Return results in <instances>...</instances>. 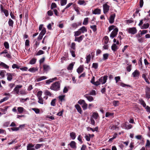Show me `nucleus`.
<instances>
[{
	"label": "nucleus",
	"mask_w": 150,
	"mask_h": 150,
	"mask_svg": "<svg viewBox=\"0 0 150 150\" xmlns=\"http://www.w3.org/2000/svg\"><path fill=\"white\" fill-rule=\"evenodd\" d=\"M67 2V0H61V5L62 6H63L65 5Z\"/></svg>",
	"instance_id": "42"
},
{
	"label": "nucleus",
	"mask_w": 150,
	"mask_h": 150,
	"mask_svg": "<svg viewBox=\"0 0 150 150\" xmlns=\"http://www.w3.org/2000/svg\"><path fill=\"white\" fill-rule=\"evenodd\" d=\"M128 32L132 34H134L137 32V30L135 27L129 28L127 29Z\"/></svg>",
	"instance_id": "3"
},
{
	"label": "nucleus",
	"mask_w": 150,
	"mask_h": 150,
	"mask_svg": "<svg viewBox=\"0 0 150 150\" xmlns=\"http://www.w3.org/2000/svg\"><path fill=\"white\" fill-rule=\"evenodd\" d=\"M79 30H80V31H81V33H84L85 32H86L87 31V29L85 26H83L81 28L79 29Z\"/></svg>",
	"instance_id": "20"
},
{
	"label": "nucleus",
	"mask_w": 150,
	"mask_h": 150,
	"mask_svg": "<svg viewBox=\"0 0 150 150\" xmlns=\"http://www.w3.org/2000/svg\"><path fill=\"white\" fill-rule=\"evenodd\" d=\"M5 71L3 70H1L0 71V76L4 78V77Z\"/></svg>",
	"instance_id": "53"
},
{
	"label": "nucleus",
	"mask_w": 150,
	"mask_h": 150,
	"mask_svg": "<svg viewBox=\"0 0 150 150\" xmlns=\"http://www.w3.org/2000/svg\"><path fill=\"white\" fill-rule=\"evenodd\" d=\"M83 69L82 67L80 66L77 69V71L79 74L81 73L83 71Z\"/></svg>",
	"instance_id": "30"
},
{
	"label": "nucleus",
	"mask_w": 150,
	"mask_h": 150,
	"mask_svg": "<svg viewBox=\"0 0 150 150\" xmlns=\"http://www.w3.org/2000/svg\"><path fill=\"white\" fill-rule=\"evenodd\" d=\"M109 56V54L108 53H105L103 55V60H105L108 59Z\"/></svg>",
	"instance_id": "29"
},
{
	"label": "nucleus",
	"mask_w": 150,
	"mask_h": 150,
	"mask_svg": "<svg viewBox=\"0 0 150 150\" xmlns=\"http://www.w3.org/2000/svg\"><path fill=\"white\" fill-rule=\"evenodd\" d=\"M70 135L72 139L74 140L75 139L76 137V133L73 132H71L70 133Z\"/></svg>",
	"instance_id": "25"
},
{
	"label": "nucleus",
	"mask_w": 150,
	"mask_h": 150,
	"mask_svg": "<svg viewBox=\"0 0 150 150\" xmlns=\"http://www.w3.org/2000/svg\"><path fill=\"white\" fill-rule=\"evenodd\" d=\"M114 113H113L110 112H107L106 113L105 116L106 117H112L113 116Z\"/></svg>",
	"instance_id": "33"
},
{
	"label": "nucleus",
	"mask_w": 150,
	"mask_h": 150,
	"mask_svg": "<svg viewBox=\"0 0 150 150\" xmlns=\"http://www.w3.org/2000/svg\"><path fill=\"white\" fill-rule=\"evenodd\" d=\"M71 26L73 28H77L79 26V25H78L76 23H74L72 24L71 25Z\"/></svg>",
	"instance_id": "51"
},
{
	"label": "nucleus",
	"mask_w": 150,
	"mask_h": 150,
	"mask_svg": "<svg viewBox=\"0 0 150 150\" xmlns=\"http://www.w3.org/2000/svg\"><path fill=\"white\" fill-rule=\"evenodd\" d=\"M17 109L18 112L20 113H22L24 110L23 108L22 107H18Z\"/></svg>",
	"instance_id": "40"
},
{
	"label": "nucleus",
	"mask_w": 150,
	"mask_h": 150,
	"mask_svg": "<svg viewBox=\"0 0 150 150\" xmlns=\"http://www.w3.org/2000/svg\"><path fill=\"white\" fill-rule=\"evenodd\" d=\"M74 36L76 37L79 36L81 33V31L79 30L76 31L74 32Z\"/></svg>",
	"instance_id": "31"
},
{
	"label": "nucleus",
	"mask_w": 150,
	"mask_h": 150,
	"mask_svg": "<svg viewBox=\"0 0 150 150\" xmlns=\"http://www.w3.org/2000/svg\"><path fill=\"white\" fill-rule=\"evenodd\" d=\"M98 64L97 63H93L92 65V67L94 69H96L98 68Z\"/></svg>",
	"instance_id": "45"
},
{
	"label": "nucleus",
	"mask_w": 150,
	"mask_h": 150,
	"mask_svg": "<svg viewBox=\"0 0 150 150\" xmlns=\"http://www.w3.org/2000/svg\"><path fill=\"white\" fill-rule=\"evenodd\" d=\"M46 32V29L45 28H43L40 34L43 36L45 34Z\"/></svg>",
	"instance_id": "46"
},
{
	"label": "nucleus",
	"mask_w": 150,
	"mask_h": 150,
	"mask_svg": "<svg viewBox=\"0 0 150 150\" xmlns=\"http://www.w3.org/2000/svg\"><path fill=\"white\" fill-rule=\"evenodd\" d=\"M65 97V95L60 96L58 97V98L59 100L61 102L65 100L64 98Z\"/></svg>",
	"instance_id": "37"
},
{
	"label": "nucleus",
	"mask_w": 150,
	"mask_h": 150,
	"mask_svg": "<svg viewBox=\"0 0 150 150\" xmlns=\"http://www.w3.org/2000/svg\"><path fill=\"white\" fill-rule=\"evenodd\" d=\"M34 145L32 144H28L27 146V150H35L33 148Z\"/></svg>",
	"instance_id": "12"
},
{
	"label": "nucleus",
	"mask_w": 150,
	"mask_h": 150,
	"mask_svg": "<svg viewBox=\"0 0 150 150\" xmlns=\"http://www.w3.org/2000/svg\"><path fill=\"white\" fill-rule=\"evenodd\" d=\"M115 17V14H114L110 15V18L109 19V22L110 23H112L114 22Z\"/></svg>",
	"instance_id": "13"
},
{
	"label": "nucleus",
	"mask_w": 150,
	"mask_h": 150,
	"mask_svg": "<svg viewBox=\"0 0 150 150\" xmlns=\"http://www.w3.org/2000/svg\"><path fill=\"white\" fill-rule=\"evenodd\" d=\"M84 36L83 35L80 36L79 37H76L74 40V41H77L79 42H80L84 38Z\"/></svg>",
	"instance_id": "10"
},
{
	"label": "nucleus",
	"mask_w": 150,
	"mask_h": 150,
	"mask_svg": "<svg viewBox=\"0 0 150 150\" xmlns=\"http://www.w3.org/2000/svg\"><path fill=\"white\" fill-rule=\"evenodd\" d=\"M112 30H113L111 32L110 35V38L112 39L113 38L116 36L118 31L117 28L113 25H111L109 27L108 30L109 32Z\"/></svg>",
	"instance_id": "1"
},
{
	"label": "nucleus",
	"mask_w": 150,
	"mask_h": 150,
	"mask_svg": "<svg viewBox=\"0 0 150 150\" xmlns=\"http://www.w3.org/2000/svg\"><path fill=\"white\" fill-rule=\"evenodd\" d=\"M103 7L104 13L105 14L108 12L109 10L110 6L106 3L103 5Z\"/></svg>",
	"instance_id": "5"
},
{
	"label": "nucleus",
	"mask_w": 150,
	"mask_h": 150,
	"mask_svg": "<svg viewBox=\"0 0 150 150\" xmlns=\"http://www.w3.org/2000/svg\"><path fill=\"white\" fill-rule=\"evenodd\" d=\"M88 18H85L84 19L83 24V25H86L88 23Z\"/></svg>",
	"instance_id": "36"
},
{
	"label": "nucleus",
	"mask_w": 150,
	"mask_h": 150,
	"mask_svg": "<svg viewBox=\"0 0 150 150\" xmlns=\"http://www.w3.org/2000/svg\"><path fill=\"white\" fill-rule=\"evenodd\" d=\"M42 145V144H37L36 145L35 148L36 149H39Z\"/></svg>",
	"instance_id": "64"
},
{
	"label": "nucleus",
	"mask_w": 150,
	"mask_h": 150,
	"mask_svg": "<svg viewBox=\"0 0 150 150\" xmlns=\"http://www.w3.org/2000/svg\"><path fill=\"white\" fill-rule=\"evenodd\" d=\"M12 68L13 69L16 68L18 69L19 68V67L16 64H13L12 65Z\"/></svg>",
	"instance_id": "63"
},
{
	"label": "nucleus",
	"mask_w": 150,
	"mask_h": 150,
	"mask_svg": "<svg viewBox=\"0 0 150 150\" xmlns=\"http://www.w3.org/2000/svg\"><path fill=\"white\" fill-rule=\"evenodd\" d=\"M0 67H3L6 69H8L9 67L4 62H0Z\"/></svg>",
	"instance_id": "18"
},
{
	"label": "nucleus",
	"mask_w": 150,
	"mask_h": 150,
	"mask_svg": "<svg viewBox=\"0 0 150 150\" xmlns=\"http://www.w3.org/2000/svg\"><path fill=\"white\" fill-rule=\"evenodd\" d=\"M74 65V64L72 63L70 64L67 68V69L68 70H72L73 67Z\"/></svg>",
	"instance_id": "38"
},
{
	"label": "nucleus",
	"mask_w": 150,
	"mask_h": 150,
	"mask_svg": "<svg viewBox=\"0 0 150 150\" xmlns=\"http://www.w3.org/2000/svg\"><path fill=\"white\" fill-rule=\"evenodd\" d=\"M42 94V92L41 91H39L37 93V96L38 98H42L41 96Z\"/></svg>",
	"instance_id": "43"
},
{
	"label": "nucleus",
	"mask_w": 150,
	"mask_h": 150,
	"mask_svg": "<svg viewBox=\"0 0 150 150\" xmlns=\"http://www.w3.org/2000/svg\"><path fill=\"white\" fill-rule=\"evenodd\" d=\"M86 59V60L85 63L87 64H88L90 62L91 59V54H87Z\"/></svg>",
	"instance_id": "15"
},
{
	"label": "nucleus",
	"mask_w": 150,
	"mask_h": 150,
	"mask_svg": "<svg viewBox=\"0 0 150 150\" xmlns=\"http://www.w3.org/2000/svg\"><path fill=\"white\" fill-rule=\"evenodd\" d=\"M4 45L6 49H8L9 48V45L8 42H5L4 43Z\"/></svg>",
	"instance_id": "47"
},
{
	"label": "nucleus",
	"mask_w": 150,
	"mask_h": 150,
	"mask_svg": "<svg viewBox=\"0 0 150 150\" xmlns=\"http://www.w3.org/2000/svg\"><path fill=\"white\" fill-rule=\"evenodd\" d=\"M32 110L35 111V112L36 113V114H38L40 112V110H39L38 108H32Z\"/></svg>",
	"instance_id": "57"
},
{
	"label": "nucleus",
	"mask_w": 150,
	"mask_h": 150,
	"mask_svg": "<svg viewBox=\"0 0 150 150\" xmlns=\"http://www.w3.org/2000/svg\"><path fill=\"white\" fill-rule=\"evenodd\" d=\"M22 87V85H17L15 88L14 89L13 92H14V93L18 94L19 91V89L21 88Z\"/></svg>",
	"instance_id": "6"
},
{
	"label": "nucleus",
	"mask_w": 150,
	"mask_h": 150,
	"mask_svg": "<svg viewBox=\"0 0 150 150\" xmlns=\"http://www.w3.org/2000/svg\"><path fill=\"white\" fill-rule=\"evenodd\" d=\"M7 79L8 81H11L12 79L13 74L10 73H7Z\"/></svg>",
	"instance_id": "19"
},
{
	"label": "nucleus",
	"mask_w": 150,
	"mask_h": 150,
	"mask_svg": "<svg viewBox=\"0 0 150 150\" xmlns=\"http://www.w3.org/2000/svg\"><path fill=\"white\" fill-rule=\"evenodd\" d=\"M139 74L140 72L137 69L135 70L132 74L134 78H138Z\"/></svg>",
	"instance_id": "9"
},
{
	"label": "nucleus",
	"mask_w": 150,
	"mask_h": 150,
	"mask_svg": "<svg viewBox=\"0 0 150 150\" xmlns=\"http://www.w3.org/2000/svg\"><path fill=\"white\" fill-rule=\"evenodd\" d=\"M78 4L80 5H85L86 4V1L84 0H79L78 1Z\"/></svg>",
	"instance_id": "28"
},
{
	"label": "nucleus",
	"mask_w": 150,
	"mask_h": 150,
	"mask_svg": "<svg viewBox=\"0 0 150 150\" xmlns=\"http://www.w3.org/2000/svg\"><path fill=\"white\" fill-rule=\"evenodd\" d=\"M36 61V59L35 58H33L31 60H30L29 63L31 64H34Z\"/></svg>",
	"instance_id": "35"
},
{
	"label": "nucleus",
	"mask_w": 150,
	"mask_h": 150,
	"mask_svg": "<svg viewBox=\"0 0 150 150\" xmlns=\"http://www.w3.org/2000/svg\"><path fill=\"white\" fill-rule=\"evenodd\" d=\"M39 42L36 41L35 42V44L33 45V47L35 48V49H36L37 48V47L39 45Z\"/></svg>",
	"instance_id": "54"
},
{
	"label": "nucleus",
	"mask_w": 150,
	"mask_h": 150,
	"mask_svg": "<svg viewBox=\"0 0 150 150\" xmlns=\"http://www.w3.org/2000/svg\"><path fill=\"white\" fill-rule=\"evenodd\" d=\"M98 117V115L97 112H93L92 115V117L95 119H97Z\"/></svg>",
	"instance_id": "32"
},
{
	"label": "nucleus",
	"mask_w": 150,
	"mask_h": 150,
	"mask_svg": "<svg viewBox=\"0 0 150 150\" xmlns=\"http://www.w3.org/2000/svg\"><path fill=\"white\" fill-rule=\"evenodd\" d=\"M132 65L131 64L129 65L128 66H127L126 67L127 70L128 72H130L131 70Z\"/></svg>",
	"instance_id": "55"
},
{
	"label": "nucleus",
	"mask_w": 150,
	"mask_h": 150,
	"mask_svg": "<svg viewBox=\"0 0 150 150\" xmlns=\"http://www.w3.org/2000/svg\"><path fill=\"white\" fill-rule=\"evenodd\" d=\"M89 95H96V91L95 90H92L90 91L89 94Z\"/></svg>",
	"instance_id": "56"
},
{
	"label": "nucleus",
	"mask_w": 150,
	"mask_h": 150,
	"mask_svg": "<svg viewBox=\"0 0 150 150\" xmlns=\"http://www.w3.org/2000/svg\"><path fill=\"white\" fill-rule=\"evenodd\" d=\"M140 102L141 105H142L144 107H146V104L144 100H140Z\"/></svg>",
	"instance_id": "50"
},
{
	"label": "nucleus",
	"mask_w": 150,
	"mask_h": 150,
	"mask_svg": "<svg viewBox=\"0 0 150 150\" xmlns=\"http://www.w3.org/2000/svg\"><path fill=\"white\" fill-rule=\"evenodd\" d=\"M84 97L86 98L89 102H91L94 100V99L93 97L90 96V95L89 94H86L84 95Z\"/></svg>",
	"instance_id": "8"
},
{
	"label": "nucleus",
	"mask_w": 150,
	"mask_h": 150,
	"mask_svg": "<svg viewBox=\"0 0 150 150\" xmlns=\"http://www.w3.org/2000/svg\"><path fill=\"white\" fill-rule=\"evenodd\" d=\"M88 106L87 104L86 103H84V104H83L82 105V107L83 109V110H86Z\"/></svg>",
	"instance_id": "41"
},
{
	"label": "nucleus",
	"mask_w": 150,
	"mask_h": 150,
	"mask_svg": "<svg viewBox=\"0 0 150 150\" xmlns=\"http://www.w3.org/2000/svg\"><path fill=\"white\" fill-rule=\"evenodd\" d=\"M43 68L44 71L46 73H47L50 69V67L47 64H44L43 65Z\"/></svg>",
	"instance_id": "11"
},
{
	"label": "nucleus",
	"mask_w": 150,
	"mask_h": 150,
	"mask_svg": "<svg viewBox=\"0 0 150 150\" xmlns=\"http://www.w3.org/2000/svg\"><path fill=\"white\" fill-rule=\"evenodd\" d=\"M77 139L81 143H83V141L82 140V136L81 135H79L78 136Z\"/></svg>",
	"instance_id": "62"
},
{
	"label": "nucleus",
	"mask_w": 150,
	"mask_h": 150,
	"mask_svg": "<svg viewBox=\"0 0 150 150\" xmlns=\"http://www.w3.org/2000/svg\"><path fill=\"white\" fill-rule=\"evenodd\" d=\"M38 69L37 67H32L30 68L29 69L28 71L32 73H35L36 71H38Z\"/></svg>",
	"instance_id": "24"
},
{
	"label": "nucleus",
	"mask_w": 150,
	"mask_h": 150,
	"mask_svg": "<svg viewBox=\"0 0 150 150\" xmlns=\"http://www.w3.org/2000/svg\"><path fill=\"white\" fill-rule=\"evenodd\" d=\"M69 145L73 149L76 148V143L74 141H72L70 143Z\"/></svg>",
	"instance_id": "22"
},
{
	"label": "nucleus",
	"mask_w": 150,
	"mask_h": 150,
	"mask_svg": "<svg viewBox=\"0 0 150 150\" xmlns=\"http://www.w3.org/2000/svg\"><path fill=\"white\" fill-rule=\"evenodd\" d=\"M149 26V23H146L144 24L142 26L141 29H146L148 28Z\"/></svg>",
	"instance_id": "27"
},
{
	"label": "nucleus",
	"mask_w": 150,
	"mask_h": 150,
	"mask_svg": "<svg viewBox=\"0 0 150 150\" xmlns=\"http://www.w3.org/2000/svg\"><path fill=\"white\" fill-rule=\"evenodd\" d=\"M90 28L93 30L94 32H95L97 30L96 26V25H93L90 26Z\"/></svg>",
	"instance_id": "44"
},
{
	"label": "nucleus",
	"mask_w": 150,
	"mask_h": 150,
	"mask_svg": "<svg viewBox=\"0 0 150 150\" xmlns=\"http://www.w3.org/2000/svg\"><path fill=\"white\" fill-rule=\"evenodd\" d=\"M150 146V142L149 140H147L145 146L146 148L149 147Z\"/></svg>",
	"instance_id": "60"
},
{
	"label": "nucleus",
	"mask_w": 150,
	"mask_h": 150,
	"mask_svg": "<svg viewBox=\"0 0 150 150\" xmlns=\"http://www.w3.org/2000/svg\"><path fill=\"white\" fill-rule=\"evenodd\" d=\"M47 79V77L45 76H43L40 77H38L37 79L36 80L37 82H39L42 80L46 79Z\"/></svg>",
	"instance_id": "21"
},
{
	"label": "nucleus",
	"mask_w": 150,
	"mask_h": 150,
	"mask_svg": "<svg viewBox=\"0 0 150 150\" xmlns=\"http://www.w3.org/2000/svg\"><path fill=\"white\" fill-rule=\"evenodd\" d=\"M1 11V12H4L6 17L8 16L9 15L8 11L6 9H4L3 7L1 5L0 6Z\"/></svg>",
	"instance_id": "7"
},
{
	"label": "nucleus",
	"mask_w": 150,
	"mask_h": 150,
	"mask_svg": "<svg viewBox=\"0 0 150 150\" xmlns=\"http://www.w3.org/2000/svg\"><path fill=\"white\" fill-rule=\"evenodd\" d=\"M107 76H105L103 77H102L100 78L98 80L100 84H104L105 83L107 80Z\"/></svg>",
	"instance_id": "4"
},
{
	"label": "nucleus",
	"mask_w": 150,
	"mask_h": 150,
	"mask_svg": "<svg viewBox=\"0 0 150 150\" xmlns=\"http://www.w3.org/2000/svg\"><path fill=\"white\" fill-rule=\"evenodd\" d=\"M56 100V99H54L52 100L51 102V105L52 106H54L55 105Z\"/></svg>",
	"instance_id": "48"
},
{
	"label": "nucleus",
	"mask_w": 150,
	"mask_h": 150,
	"mask_svg": "<svg viewBox=\"0 0 150 150\" xmlns=\"http://www.w3.org/2000/svg\"><path fill=\"white\" fill-rule=\"evenodd\" d=\"M85 102V101L84 100L81 99L78 101V103L81 105H82Z\"/></svg>",
	"instance_id": "58"
},
{
	"label": "nucleus",
	"mask_w": 150,
	"mask_h": 150,
	"mask_svg": "<svg viewBox=\"0 0 150 150\" xmlns=\"http://www.w3.org/2000/svg\"><path fill=\"white\" fill-rule=\"evenodd\" d=\"M109 40L108 37L107 36H105L103 39L104 43L105 44H107Z\"/></svg>",
	"instance_id": "26"
},
{
	"label": "nucleus",
	"mask_w": 150,
	"mask_h": 150,
	"mask_svg": "<svg viewBox=\"0 0 150 150\" xmlns=\"http://www.w3.org/2000/svg\"><path fill=\"white\" fill-rule=\"evenodd\" d=\"M10 124L9 122H4L3 124V126L4 127H7Z\"/></svg>",
	"instance_id": "59"
},
{
	"label": "nucleus",
	"mask_w": 150,
	"mask_h": 150,
	"mask_svg": "<svg viewBox=\"0 0 150 150\" xmlns=\"http://www.w3.org/2000/svg\"><path fill=\"white\" fill-rule=\"evenodd\" d=\"M85 138L86 139V141H89L91 138L90 134H89L88 135H86L85 136Z\"/></svg>",
	"instance_id": "49"
},
{
	"label": "nucleus",
	"mask_w": 150,
	"mask_h": 150,
	"mask_svg": "<svg viewBox=\"0 0 150 150\" xmlns=\"http://www.w3.org/2000/svg\"><path fill=\"white\" fill-rule=\"evenodd\" d=\"M101 13V10L99 8H96L93 11L92 13L95 14H99Z\"/></svg>",
	"instance_id": "14"
},
{
	"label": "nucleus",
	"mask_w": 150,
	"mask_h": 150,
	"mask_svg": "<svg viewBox=\"0 0 150 150\" xmlns=\"http://www.w3.org/2000/svg\"><path fill=\"white\" fill-rule=\"evenodd\" d=\"M118 48V47L115 44H112L111 47L112 50L114 51H116Z\"/></svg>",
	"instance_id": "23"
},
{
	"label": "nucleus",
	"mask_w": 150,
	"mask_h": 150,
	"mask_svg": "<svg viewBox=\"0 0 150 150\" xmlns=\"http://www.w3.org/2000/svg\"><path fill=\"white\" fill-rule=\"evenodd\" d=\"M8 25L10 26L13 27V21L11 19H9L8 22Z\"/></svg>",
	"instance_id": "39"
},
{
	"label": "nucleus",
	"mask_w": 150,
	"mask_h": 150,
	"mask_svg": "<svg viewBox=\"0 0 150 150\" xmlns=\"http://www.w3.org/2000/svg\"><path fill=\"white\" fill-rule=\"evenodd\" d=\"M75 107L79 112L80 114H81L82 113V112L81 108L79 105H75Z\"/></svg>",
	"instance_id": "16"
},
{
	"label": "nucleus",
	"mask_w": 150,
	"mask_h": 150,
	"mask_svg": "<svg viewBox=\"0 0 150 150\" xmlns=\"http://www.w3.org/2000/svg\"><path fill=\"white\" fill-rule=\"evenodd\" d=\"M57 80V77H54L53 78L50 79L46 81V83L47 84H49L50 83L54 81Z\"/></svg>",
	"instance_id": "17"
},
{
	"label": "nucleus",
	"mask_w": 150,
	"mask_h": 150,
	"mask_svg": "<svg viewBox=\"0 0 150 150\" xmlns=\"http://www.w3.org/2000/svg\"><path fill=\"white\" fill-rule=\"evenodd\" d=\"M60 84L58 81L52 83L50 86V88L52 90L57 91L60 89Z\"/></svg>",
	"instance_id": "2"
},
{
	"label": "nucleus",
	"mask_w": 150,
	"mask_h": 150,
	"mask_svg": "<svg viewBox=\"0 0 150 150\" xmlns=\"http://www.w3.org/2000/svg\"><path fill=\"white\" fill-rule=\"evenodd\" d=\"M38 102L40 104L42 105L44 103H45V102H44L42 98H38Z\"/></svg>",
	"instance_id": "34"
},
{
	"label": "nucleus",
	"mask_w": 150,
	"mask_h": 150,
	"mask_svg": "<svg viewBox=\"0 0 150 150\" xmlns=\"http://www.w3.org/2000/svg\"><path fill=\"white\" fill-rule=\"evenodd\" d=\"M45 94L46 95L49 96H52V94L51 93V92L50 91H49L47 90H46L45 91Z\"/></svg>",
	"instance_id": "61"
},
{
	"label": "nucleus",
	"mask_w": 150,
	"mask_h": 150,
	"mask_svg": "<svg viewBox=\"0 0 150 150\" xmlns=\"http://www.w3.org/2000/svg\"><path fill=\"white\" fill-rule=\"evenodd\" d=\"M44 52L42 50H39L37 53V55H40L44 53Z\"/></svg>",
	"instance_id": "52"
}]
</instances>
